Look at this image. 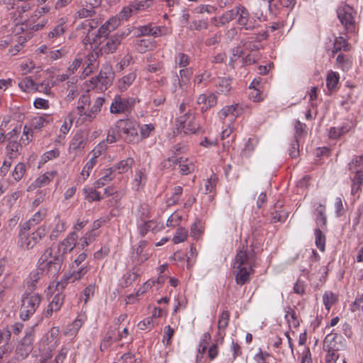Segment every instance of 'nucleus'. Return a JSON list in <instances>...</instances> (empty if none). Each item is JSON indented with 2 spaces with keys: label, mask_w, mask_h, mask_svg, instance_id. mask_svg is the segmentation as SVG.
<instances>
[{
  "label": "nucleus",
  "mask_w": 363,
  "mask_h": 363,
  "mask_svg": "<svg viewBox=\"0 0 363 363\" xmlns=\"http://www.w3.org/2000/svg\"><path fill=\"white\" fill-rule=\"evenodd\" d=\"M130 106L129 100L117 96L111 103L110 110L112 113L118 114L128 111Z\"/></svg>",
  "instance_id": "19"
},
{
  "label": "nucleus",
  "mask_w": 363,
  "mask_h": 363,
  "mask_svg": "<svg viewBox=\"0 0 363 363\" xmlns=\"http://www.w3.org/2000/svg\"><path fill=\"white\" fill-rule=\"evenodd\" d=\"M255 253L247 247L239 250L233 262V270L237 284L240 286L248 283L254 273Z\"/></svg>",
  "instance_id": "1"
},
{
  "label": "nucleus",
  "mask_w": 363,
  "mask_h": 363,
  "mask_svg": "<svg viewBox=\"0 0 363 363\" xmlns=\"http://www.w3.org/2000/svg\"><path fill=\"white\" fill-rule=\"evenodd\" d=\"M138 35H150L157 37L166 34L165 30L161 27L152 26L151 25L143 26L138 28Z\"/></svg>",
  "instance_id": "21"
},
{
  "label": "nucleus",
  "mask_w": 363,
  "mask_h": 363,
  "mask_svg": "<svg viewBox=\"0 0 363 363\" xmlns=\"http://www.w3.org/2000/svg\"><path fill=\"white\" fill-rule=\"evenodd\" d=\"M323 348L327 352L325 363H336L339 354L337 348L335 347L334 337L331 335H328L325 337L323 342Z\"/></svg>",
  "instance_id": "14"
},
{
  "label": "nucleus",
  "mask_w": 363,
  "mask_h": 363,
  "mask_svg": "<svg viewBox=\"0 0 363 363\" xmlns=\"http://www.w3.org/2000/svg\"><path fill=\"white\" fill-rule=\"evenodd\" d=\"M97 188L86 186L83 189L82 192L84 195L85 199L89 202L100 201L101 196L100 193L96 191Z\"/></svg>",
  "instance_id": "34"
},
{
  "label": "nucleus",
  "mask_w": 363,
  "mask_h": 363,
  "mask_svg": "<svg viewBox=\"0 0 363 363\" xmlns=\"http://www.w3.org/2000/svg\"><path fill=\"white\" fill-rule=\"evenodd\" d=\"M130 31L128 29L126 31L121 33V34H115L109 38L102 37L100 40H98V43H94V41L90 43V47L94 50H99L101 54L113 53L114 52L118 47L121 43V41L130 34ZM94 40V39L92 40ZM98 54V51H96Z\"/></svg>",
  "instance_id": "3"
},
{
  "label": "nucleus",
  "mask_w": 363,
  "mask_h": 363,
  "mask_svg": "<svg viewBox=\"0 0 363 363\" xmlns=\"http://www.w3.org/2000/svg\"><path fill=\"white\" fill-rule=\"evenodd\" d=\"M111 169H107L106 171V174L94 182V187L95 188H101L102 186H104L106 184H108L109 182H111L113 179L111 177Z\"/></svg>",
  "instance_id": "53"
},
{
  "label": "nucleus",
  "mask_w": 363,
  "mask_h": 363,
  "mask_svg": "<svg viewBox=\"0 0 363 363\" xmlns=\"http://www.w3.org/2000/svg\"><path fill=\"white\" fill-rule=\"evenodd\" d=\"M33 138V130L27 124L24 125L23 134L20 138L21 145H27L31 142Z\"/></svg>",
  "instance_id": "44"
},
{
  "label": "nucleus",
  "mask_w": 363,
  "mask_h": 363,
  "mask_svg": "<svg viewBox=\"0 0 363 363\" xmlns=\"http://www.w3.org/2000/svg\"><path fill=\"white\" fill-rule=\"evenodd\" d=\"M64 259L55 250V247L47 248L40 255L38 264L45 270L49 276H55L61 269Z\"/></svg>",
  "instance_id": "2"
},
{
  "label": "nucleus",
  "mask_w": 363,
  "mask_h": 363,
  "mask_svg": "<svg viewBox=\"0 0 363 363\" xmlns=\"http://www.w3.org/2000/svg\"><path fill=\"white\" fill-rule=\"evenodd\" d=\"M59 328H52L39 342V350L41 352H52L58 345Z\"/></svg>",
  "instance_id": "10"
},
{
  "label": "nucleus",
  "mask_w": 363,
  "mask_h": 363,
  "mask_svg": "<svg viewBox=\"0 0 363 363\" xmlns=\"http://www.w3.org/2000/svg\"><path fill=\"white\" fill-rule=\"evenodd\" d=\"M96 237V233L94 230L89 231L86 233L81 239L79 244L81 245L82 248L87 247L89 243H91L95 238Z\"/></svg>",
  "instance_id": "57"
},
{
  "label": "nucleus",
  "mask_w": 363,
  "mask_h": 363,
  "mask_svg": "<svg viewBox=\"0 0 363 363\" xmlns=\"http://www.w3.org/2000/svg\"><path fill=\"white\" fill-rule=\"evenodd\" d=\"M93 169V167L91 166V164L86 163L80 173V176L78 178L79 182H85L87 178L89 177L90 173Z\"/></svg>",
  "instance_id": "62"
},
{
  "label": "nucleus",
  "mask_w": 363,
  "mask_h": 363,
  "mask_svg": "<svg viewBox=\"0 0 363 363\" xmlns=\"http://www.w3.org/2000/svg\"><path fill=\"white\" fill-rule=\"evenodd\" d=\"M197 103L202 105L201 110L206 111L216 105L217 98L213 94H202L198 97Z\"/></svg>",
  "instance_id": "22"
},
{
  "label": "nucleus",
  "mask_w": 363,
  "mask_h": 363,
  "mask_svg": "<svg viewBox=\"0 0 363 363\" xmlns=\"http://www.w3.org/2000/svg\"><path fill=\"white\" fill-rule=\"evenodd\" d=\"M152 4V0H145V2H139L135 4L129 5L124 7L119 13V20H127L133 14L136 13L139 10L145 9L147 7L150 6Z\"/></svg>",
  "instance_id": "16"
},
{
  "label": "nucleus",
  "mask_w": 363,
  "mask_h": 363,
  "mask_svg": "<svg viewBox=\"0 0 363 363\" xmlns=\"http://www.w3.org/2000/svg\"><path fill=\"white\" fill-rule=\"evenodd\" d=\"M230 320V313L227 311H223L219 315L218 320V335L223 340L225 335V329L228 327Z\"/></svg>",
  "instance_id": "28"
},
{
  "label": "nucleus",
  "mask_w": 363,
  "mask_h": 363,
  "mask_svg": "<svg viewBox=\"0 0 363 363\" xmlns=\"http://www.w3.org/2000/svg\"><path fill=\"white\" fill-rule=\"evenodd\" d=\"M120 24L119 18L113 17L102 25L98 30V34L94 38V43H98V40L106 37L107 35L114 30Z\"/></svg>",
  "instance_id": "17"
},
{
  "label": "nucleus",
  "mask_w": 363,
  "mask_h": 363,
  "mask_svg": "<svg viewBox=\"0 0 363 363\" xmlns=\"http://www.w3.org/2000/svg\"><path fill=\"white\" fill-rule=\"evenodd\" d=\"M75 118L76 115L74 111H72L67 113V115L64 118L62 124L60 126V137H65L69 133Z\"/></svg>",
  "instance_id": "27"
},
{
  "label": "nucleus",
  "mask_w": 363,
  "mask_h": 363,
  "mask_svg": "<svg viewBox=\"0 0 363 363\" xmlns=\"http://www.w3.org/2000/svg\"><path fill=\"white\" fill-rule=\"evenodd\" d=\"M162 165L165 168H175V167L178 165L179 172L183 175H186L191 173L195 168V165L193 161L189 160L186 157H181L177 158L175 156H172L165 160L162 162Z\"/></svg>",
  "instance_id": "8"
},
{
  "label": "nucleus",
  "mask_w": 363,
  "mask_h": 363,
  "mask_svg": "<svg viewBox=\"0 0 363 363\" xmlns=\"http://www.w3.org/2000/svg\"><path fill=\"white\" fill-rule=\"evenodd\" d=\"M26 172V164L23 162H18L11 172V176L16 182H19Z\"/></svg>",
  "instance_id": "38"
},
{
  "label": "nucleus",
  "mask_w": 363,
  "mask_h": 363,
  "mask_svg": "<svg viewBox=\"0 0 363 363\" xmlns=\"http://www.w3.org/2000/svg\"><path fill=\"white\" fill-rule=\"evenodd\" d=\"M18 87L24 92L33 93L35 92V83L30 77H27L18 82Z\"/></svg>",
  "instance_id": "36"
},
{
  "label": "nucleus",
  "mask_w": 363,
  "mask_h": 363,
  "mask_svg": "<svg viewBox=\"0 0 363 363\" xmlns=\"http://www.w3.org/2000/svg\"><path fill=\"white\" fill-rule=\"evenodd\" d=\"M42 298L38 294L30 293L25 294L21 299L20 316L22 320H28L34 314L39 307Z\"/></svg>",
  "instance_id": "6"
},
{
  "label": "nucleus",
  "mask_w": 363,
  "mask_h": 363,
  "mask_svg": "<svg viewBox=\"0 0 363 363\" xmlns=\"http://www.w3.org/2000/svg\"><path fill=\"white\" fill-rule=\"evenodd\" d=\"M187 238L188 231L184 228L180 227L177 230L172 241L174 244H178L186 241Z\"/></svg>",
  "instance_id": "46"
},
{
  "label": "nucleus",
  "mask_w": 363,
  "mask_h": 363,
  "mask_svg": "<svg viewBox=\"0 0 363 363\" xmlns=\"http://www.w3.org/2000/svg\"><path fill=\"white\" fill-rule=\"evenodd\" d=\"M338 79H339V77L336 73L333 72L328 73V74L327 76V79H326V83H327L328 88L329 89H334L338 82Z\"/></svg>",
  "instance_id": "64"
},
{
  "label": "nucleus",
  "mask_w": 363,
  "mask_h": 363,
  "mask_svg": "<svg viewBox=\"0 0 363 363\" xmlns=\"http://www.w3.org/2000/svg\"><path fill=\"white\" fill-rule=\"evenodd\" d=\"M177 125L179 130L186 134L194 133L199 128L194 113L190 110L177 118Z\"/></svg>",
  "instance_id": "9"
},
{
  "label": "nucleus",
  "mask_w": 363,
  "mask_h": 363,
  "mask_svg": "<svg viewBox=\"0 0 363 363\" xmlns=\"http://www.w3.org/2000/svg\"><path fill=\"white\" fill-rule=\"evenodd\" d=\"M72 272L67 276L66 280L69 282H74L81 279L90 269L88 265L76 267L74 264L71 267Z\"/></svg>",
  "instance_id": "23"
},
{
  "label": "nucleus",
  "mask_w": 363,
  "mask_h": 363,
  "mask_svg": "<svg viewBox=\"0 0 363 363\" xmlns=\"http://www.w3.org/2000/svg\"><path fill=\"white\" fill-rule=\"evenodd\" d=\"M52 122V117L48 114H43L41 116H35L30 122V124L28 125L31 128L32 130H40L43 128L47 126Z\"/></svg>",
  "instance_id": "24"
},
{
  "label": "nucleus",
  "mask_w": 363,
  "mask_h": 363,
  "mask_svg": "<svg viewBox=\"0 0 363 363\" xmlns=\"http://www.w3.org/2000/svg\"><path fill=\"white\" fill-rule=\"evenodd\" d=\"M120 136V130L117 128V123L113 128H111L108 133L106 141L109 143H115Z\"/></svg>",
  "instance_id": "58"
},
{
  "label": "nucleus",
  "mask_w": 363,
  "mask_h": 363,
  "mask_svg": "<svg viewBox=\"0 0 363 363\" xmlns=\"http://www.w3.org/2000/svg\"><path fill=\"white\" fill-rule=\"evenodd\" d=\"M242 108L238 104L225 106L219 112V117L224 120L228 117H230V121L236 118L239 115L241 114Z\"/></svg>",
  "instance_id": "20"
},
{
  "label": "nucleus",
  "mask_w": 363,
  "mask_h": 363,
  "mask_svg": "<svg viewBox=\"0 0 363 363\" xmlns=\"http://www.w3.org/2000/svg\"><path fill=\"white\" fill-rule=\"evenodd\" d=\"M347 43L343 37H337L335 39L333 52L335 53L340 50H347Z\"/></svg>",
  "instance_id": "52"
},
{
  "label": "nucleus",
  "mask_w": 363,
  "mask_h": 363,
  "mask_svg": "<svg viewBox=\"0 0 363 363\" xmlns=\"http://www.w3.org/2000/svg\"><path fill=\"white\" fill-rule=\"evenodd\" d=\"M208 28V22L206 20L198 19L192 21L189 26L191 30H201Z\"/></svg>",
  "instance_id": "54"
},
{
  "label": "nucleus",
  "mask_w": 363,
  "mask_h": 363,
  "mask_svg": "<svg viewBox=\"0 0 363 363\" xmlns=\"http://www.w3.org/2000/svg\"><path fill=\"white\" fill-rule=\"evenodd\" d=\"M155 47L154 42L150 39H141L137 42L136 48L138 52L143 53Z\"/></svg>",
  "instance_id": "39"
},
{
  "label": "nucleus",
  "mask_w": 363,
  "mask_h": 363,
  "mask_svg": "<svg viewBox=\"0 0 363 363\" xmlns=\"http://www.w3.org/2000/svg\"><path fill=\"white\" fill-rule=\"evenodd\" d=\"M315 245L322 252L325 250V238L320 229L315 230Z\"/></svg>",
  "instance_id": "56"
},
{
  "label": "nucleus",
  "mask_w": 363,
  "mask_h": 363,
  "mask_svg": "<svg viewBox=\"0 0 363 363\" xmlns=\"http://www.w3.org/2000/svg\"><path fill=\"white\" fill-rule=\"evenodd\" d=\"M57 174V172L56 170H52L40 175L28 186L27 191H33L35 189L49 184Z\"/></svg>",
  "instance_id": "15"
},
{
  "label": "nucleus",
  "mask_w": 363,
  "mask_h": 363,
  "mask_svg": "<svg viewBox=\"0 0 363 363\" xmlns=\"http://www.w3.org/2000/svg\"><path fill=\"white\" fill-rule=\"evenodd\" d=\"M64 302V295L58 293L52 298V301L48 305V309L45 312V315L49 317L54 311H57L61 308Z\"/></svg>",
  "instance_id": "30"
},
{
  "label": "nucleus",
  "mask_w": 363,
  "mask_h": 363,
  "mask_svg": "<svg viewBox=\"0 0 363 363\" xmlns=\"http://www.w3.org/2000/svg\"><path fill=\"white\" fill-rule=\"evenodd\" d=\"M117 128L120 130V136L130 143L140 141L138 134L139 125L134 121L126 120L117 122Z\"/></svg>",
  "instance_id": "7"
},
{
  "label": "nucleus",
  "mask_w": 363,
  "mask_h": 363,
  "mask_svg": "<svg viewBox=\"0 0 363 363\" xmlns=\"http://www.w3.org/2000/svg\"><path fill=\"white\" fill-rule=\"evenodd\" d=\"M21 145L16 142H10L6 146L8 157L10 160L16 158L20 154V146Z\"/></svg>",
  "instance_id": "42"
},
{
  "label": "nucleus",
  "mask_w": 363,
  "mask_h": 363,
  "mask_svg": "<svg viewBox=\"0 0 363 363\" xmlns=\"http://www.w3.org/2000/svg\"><path fill=\"white\" fill-rule=\"evenodd\" d=\"M34 340L33 329L28 331L16 350V358L22 360L26 358L32 350V344Z\"/></svg>",
  "instance_id": "12"
},
{
  "label": "nucleus",
  "mask_w": 363,
  "mask_h": 363,
  "mask_svg": "<svg viewBox=\"0 0 363 363\" xmlns=\"http://www.w3.org/2000/svg\"><path fill=\"white\" fill-rule=\"evenodd\" d=\"M47 213L48 210L46 208L40 209L28 220L25 225L24 229L29 230L32 227L40 223L46 217Z\"/></svg>",
  "instance_id": "29"
},
{
  "label": "nucleus",
  "mask_w": 363,
  "mask_h": 363,
  "mask_svg": "<svg viewBox=\"0 0 363 363\" xmlns=\"http://www.w3.org/2000/svg\"><path fill=\"white\" fill-rule=\"evenodd\" d=\"M78 235L74 232L70 233L61 242L58 243L57 246H55V250L62 255V257L65 259V255L71 252L75 247Z\"/></svg>",
  "instance_id": "13"
},
{
  "label": "nucleus",
  "mask_w": 363,
  "mask_h": 363,
  "mask_svg": "<svg viewBox=\"0 0 363 363\" xmlns=\"http://www.w3.org/2000/svg\"><path fill=\"white\" fill-rule=\"evenodd\" d=\"M233 19H237L238 23L247 30L253 28V26L249 23V13L242 6H238L227 11L220 16V21L221 24L224 25Z\"/></svg>",
  "instance_id": "5"
},
{
  "label": "nucleus",
  "mask_w": 363,
  "mask_h": 363,
  "mask_svg": "<svg viewBox=\"0 0 363 363\" xmlns=\"http://www.w3.org/2000/svg\"><path fill=\"white\" fill-rule=\"evenodd\" d=\"M140 134V140L146 138L150 136L152 131L154 130L155 126L152 124H145L142 126H139Z\"/></svg>",
  "instance_id": "63"
},
{
  "label": "nucleus",
  "mask_w": 363,
  "mask_h": 363,
  "mask_svg": "<svg viewBox=\"0 0 363 363\" xmlns=\"http://www.w3.org/2000/svg\"><path fill=\"white\" fill-rule=\"evenodd\" d=\"M55 85V82L46 79L41 83H35V92L45 94L46 95H52L51 88Z\"/></svg>",
  "instance_id": "35"
},
{
  "label": "nucleus",
  "mask_w": 363,
  "mask_h": 363,
  "mask_svg": "<svg viewBox=\"0 0 363 363\" xmlns=\"http://www.w3.org/2000/svg\"><path fill=\"white\" fill-rule=\"evenodd\" d=\"M161 309H159L158 314H157V312L155 311L154 314L150 316L147 317L143 320L138 323V326L140 330H146L152 328L154 325V318L156 316L160 315Z\"/></svg>",
  "instance_id": "43"
},
{
  "label": "nucleus",
  "mask_w": 363,
  "mask_h": 363,
  "mask_svg": "<svg viewBox=\"0 0 363 363\" xmlns=\"http://www.w3.org/2000/svg\"><path fill=\"white\" fill-rule=\"evenodd\" d=\"M55 226L50 235V238L51 240L57 239L59 235L65 230V223L60 218V217H55Z\"/></svg>",
  "instance_id": "32"
},
{
  "label": "nucleus",
  "mask_w": 363,
  "mask_h": 363,
  "mask_svg": "<svg viewBox=\"0 0 363 363\" xmlns=\"http://www.w3.org/2000/svg\"><path fill=\"white\" fill-rule=\"evenodd\" d=\"M96 13L95 9L89 6L81 8L76 13V18H91Z\"/></svg>",
  "instance_id": "48"
},
{
  "label": "nucleus",
  "mask_w": 363,
  "mask_h": 363,
  "mask_svg": "<svg viewBox=\"0 0 363 363\" xmlns=\"http://www.w3.org/2000/svg\"><path fill=\"white\" fill-rule=\"evenodd\" d=\"M189 87V86L180 80L179 76L177 75L170 89L177 96H182L188 91Z\"/></svg>",
  "instance_id": "26"
},
{
  "label": "nucleus",
  "mask_w": 363,
  "mask_h": 363,
  "mask_svg": "<svg viewBox=\"0 0 363 363\" xmlns=\"http://www.w3.org/2000/svg\"><path fill=\"white\" fill-rule=\"evenodd\" d=\"M60 155V150L57 148L45 152L40 158V164H44L47 162L56 159Z\"/></svg>",
  "instance_id": "47"
},
{
  "label": "nucleus",
  "mask_w": 363,
  "mask_h": 363,
  "mask_svg": "<svg viewBox=\"0 0 363 363\" xmlns=\"http://www.w3.org/2000/svg\"><path fill=\"white\" fill-rule=\"evenodd\" d=\"M189 57L184 53L179 52L175 57L176 66H179V67H186L189 64Z\"/></svg>",
  "instance_id": "55"
},
{
  "label": "nucleus",
  "mask_w": 363,
  "mask_h": 363,
  "mask_svg": "<svg viewBox=\"0 0 363 363\" xmlns=\"http://www.w3.org/2000/svg\"><path fill=\"white\" fill-rule=\"evenodd\" d=\"M147 181V171L145 168L138 169L135 172V178L133 180V189L138 191L144 186Z\"/></svg>",
  "instance_id": "25"
},
{
  "label": "nucleus",
  "mask_w": 363,
  "mask_h": 363,
  "mask_svg": "<svg viewBox=\"0 0 363 363\" xmlns=\"http://www.w3.org/2000/svg\"><path fill=\"white\" fill-rule=\"evenodd\" d=\"M91 99L88 94L82 95L78 101V105L76 110H74L76 112H82L84 108H88L90 106Z\"/></svg>",
  "instance_id": "51"
},
{
  "label": "nucleus",
  "mask_w": 363,
  "mask_h": 363,
  "mask_svg": "<svg viewBox=\"0 0 363 363\" xmlns=\"http://www.w3.org/2000/svg\"><path fill=\"white\" fill-rule=\"evenodd\" d=\"M44 275L49 276V274L41 269V266H40V264H38V267L35 270L32 271L29 276L32 284L40 280Z\"/></svg>",
  "instance_id": "49"
},
{
  "label": "nucleus",
  "mask_w": 363,
  "mask_h": 363,
  "mask_svg": "<svg viewBox=\"0 0 363 363\" xmlns=\"http://www.w3.org/2000/svg\"><path fill=\"white\" fill-rule=\"evenodd\" d=\"M28 231L23 228L18 235L20 247L27 250L33 249L45 236L48 227L46 225H42L32 233H28Z\"/></svg>",
  "instance_id": "4"
},
{
  "label": "nucleus",
  "mask_w": 363,
  "mask_h": 363,
  "mask_svg": "<svg viewBox=\"0 0 363 363\" xmlns=\"http://www.w3.org/2000/svg\"><path fill=\"white\" fill-rule=\"evenodd\" d=\"M66 22H67L66 19L61 18L60 20L59 24L57 26H55L54 28V29L48 33V38H57V37L60 36L61 35H62L65 31L64 25L65 24Z\"/></svg>",
  "instance_id": "45"
},
{
  "label": "nucleus",
  "mask_w": 363,
  "mask_h": 363,
  "mask_svg": "<svg viewBox=\"0 0 363 363\" xmlns=\"http://www.w3.org/2000/svg\"><path fill=\"white\" fill-rule=\"evenodd\" d=\"M52 352H42L40 363H59L65 358V354L60 352L54 359L52 358Z\"/></svg>",
  "instance_id": "37"
},
{
  "label": "nucleus",
  "mask_w": 363,
  "mask_h": 363,
  "mask_svg": "<svg viewBox=\"0 0 363 363\" xmlns=\"http://www.w3.org/2000/svg\"><path fill=\"white\" fill-rule=\"evenodd\" d=\"M133 162V160L129 157L118 162L114 166V169L118 170L120 174L125 173L132 167Z\"/></svg>",
  "instance_id": "41"
},
{
  "label": "nucleus",
  "mask_w": 363,
  "mask_h": 363,
  "mask_svg": "<svg viewBox=\"0 0 363 363\" xmlns=\"http://www.w3.org/2000/svg\"><path fill=\"white\" fill-rule=\"evenodd\" d=\"M138 215L142 220H145L150 217V208L147 203H141L138 208Z\"/></svg>",
  "instance_id": "59"
},
{
  "label": "nucleus",
  "mask_w": 363,
  "mask_h": 363,
  "mask_svg": "<svg viewBox=\"0 0 363 363\" xmlns=\"http://www.w3.org/2000/svg\"><path fill=\"white\" fill-rule=\"evenodd\" d=\"M218 91L222 94H227L230 91V79L226 78L220 79L218 83Z\"/></svg>",
  "instance_id": "60"
},
{
  "label": "nucleus",
  "mask_w": 363,
  "mask_h": 363,
  "mask_svg": "<svg viewBox=\"0 0 363 363\" xmlns=\"http://www.w3.org/2000/svg\"><path fill=\"white\" fill-rule=\"evenodd\" d=\"M136 78V74L135 72H130L118 80L117 86L118 89L123 91L126 90L135 81Z\"/></svg>",
  "instance_id": "31"
},
{
  "label": "nucleus",
  "mask_w": 363,
  "mask_h": 363,
  "mask_svg": "<svg viewBox=\"0 0 363 363\" xmlns=\"http://www.w3.org/2000/svg\"><path fill=\"white\" fill-rule=\"evenodd\" d=\"M337 17L341 23L348 31L354 30V11L349 5L342 4L340 6L337 11Z\"/></svg>",
  "instance_id": "11"
},
{
  "label": "nucleus",
  "mask_w": 363,
  "mask_h": 363,
  "mask_svg": "<svg viewBox=\"0 0 363 363\" xmlns=\"http://www.w3.org/2000/svg\"><path fill=\"white\" fill-rule=\"evenodd\" d=\"M76 114L78 116L76 124L79 125L85 122H91L96 118V115L91 110H88V108H84L82 112H76Z\"/></svg>",
  "instance_id": "33"
},
{
  "label": "nucleus",
  "mask_w": 363,
  "mask_h": 363,
  "mask_svg": "<svg viewBox=\"0 0 363 363\" xmlns=\"http://www.w3.org/2000/svg\"><path fill=\"white\" fill-rule=\"evenodd\" d=\"M19 67L22 74H27L30 73L35 68V65L32 60H27L21 63Z\"/></svg>",
  "instance_id": "61"
},
{
  "label": "nucleus",
  "mask_w": 363,
  "mask_h": 363,
  "mask_svg": "<svg viewBox=\"0 0 363 363\" xmlns=\"http://www.w3.org/2000/svg\"><path fill=\"white\" fill-rule=\"evenodd\" d=\"M325 207L321 204L315 208V213L317 214L316 223L319 227H323L326 225V216L325 215Z\"/></svg>",
  "instance_id": "40"
},
{
  "label": "nucleus",
  "mask_w": 363,
  "mask_h": 363,
  "mask_svg": "<svg viewBox=\"0 0 363 363\" xmlns=\"http://www.w3.org/2000/svg\"><path fill=\"white\" fill-rule=\"evenodd\" d=\"M100 83L106 87L109 86L113 80L114 72L111 66L106 65L102 67L98 75Z\"/></svg>",
  "instance_id": "18"
},
{
  "label": "nucleus",
  "mask_w": 363,
  "mask_h": 363,
  "mask_svg": "<svg viewBox=\"0 0 363 363\" xmlns=\"http://www.w3.org/2000/svg\"><path fill=\"white\" fill-rule=\"evenodd\" d=\"M323 301L326 309L329 311L331 306L336 302L337 296L331 291H325L323 296Z\"/></svg>",
  "instance_id": "50"
}]
</instances>
